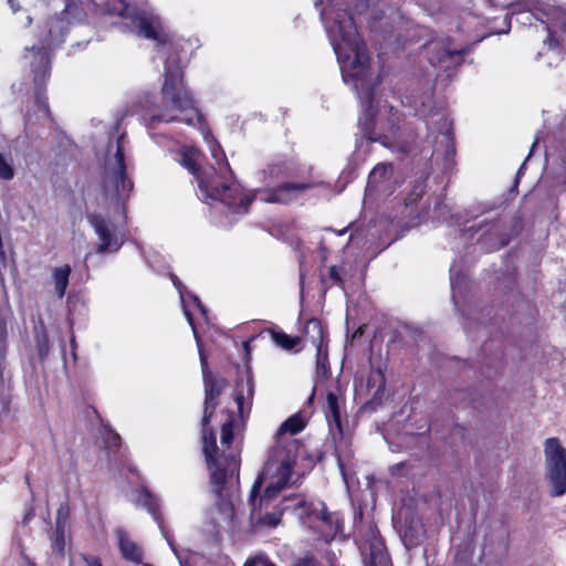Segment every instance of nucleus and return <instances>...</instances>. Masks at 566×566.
<instances>
[{
	"label": "nucleus",
	"mask_w": 566,
	"mask_h": 566,
	"mask_svg": "<svg viewBox=\"0 0 566 566\" xmlns=\"http://www.w3.org/2000/svg\"><path fill=\"white\" fill-rule=\"evenodd\" d=\"M322 20L336 54L343 81L356 91L364 108L359 126L369 142H378L387 148L409 153L410 147L399 145L398 115L392 106L374 105V91L381 82L370 69V57L356 24L346 11L327 7L321 12Z\"/></svg>",
	"instance_id": "1"
},
{
	"label": "nucleus",
	"mask_w": 566,
	"mask_h": 566,
	"mask_svg": "<svg viewBox=\"0 0 566 566\" xmlns=\"http://www.w3.org/2000/svg\"><path fill=\"white\" fill-rule=\"evenodd\" d=\"M138 28V34L157 42V50L165 57L164 84L161 87L160 105L153 109L145 118L148 129H153L160 123L185 122L196 125L201 120L192 94L184 83V72L179 52L182 44L174 41L163 31L158 17L138 14L134 19Z\"/></svg>",
	"instance_id": "2"
},
{
	"label": "nucleus",
	"mask_w": 566,
	"mask_h": 566,
	"mask_svg": "<svg viewBox=\"0 0 566 566\" xmlns=\"http://www.w3.org/2000/svg\"><path fill=\"white\" fill-rule=\"evenodd\" d=\"M175 287L177 289L184 314L192 328L193 336L197 343L200 365L203 377L205 386V403H203V416L201 420L202 427V444L206 461L210 471L211 482L216 486V493L221 495L222 486L232 479L239 472V459L235 454H227L226 451L221 455H218V448L216 444V434L212 430L208 429L210 419L219 403V396L221 395L226 381L222 378H217L208 368V358L203 353L200 337L193 324V318L189 305L186 301V294L189 296L193 305L201 312L203 316L207 314V310L198 298V296L190 294L186 291V287L181 281L174 274L170 275Z\"/></svg>",
	"instance_id": "3"
},
{
	"label": "nucleus",
	"mask_w": 566,
	"mask_h": 566,
	"mask_svg": "<svg viewBox=\"0 0 566 566\" xmlns=\"http://www.w3.org/2000/svg\"><path fill=\"white\" fill-rule=\"evenodd\" d=\"M510 20L521 25L534 27L536 31L545 33L543 40L546 52L538 53L545 56L548 66L557 65L566 55V11L551 2L542 0H517L509 6ZM511 21L507 22L510 27Z\"/></svg>",
	"instance_id": "4"
},
{
	"label": "nucleus",
	"mask_w": 566,
	"mask_h": 566,
	"mask_svg": "<svg viewBox=\"0 0 566 566\" xmlns=\"http://www.w3.org/2000/svg\"><path fill=\"white\" fill-rule=\"evenodd\" d=\"M214 166L203 168L199 176V190L205 199L220 201L232 213H245L251 203V197L245 193L241 185L234 179L224 151L210 134L203 135Z\"/></svg>",
	"instance_id": "5"
},
{
	"label": "nucleus",
	"mask_w": 566,
	"mask_h": 566,
	"mask_svg": "<svg viewBox=\"0 0 566 566\" xmlns=\"http://www.w3.org/2000/svg\"><path fill=\"white\" fill-rule=\"evenodd\" d=\"M124 135L111 143L102 167L101 203L109 210H120L126 218V202L133 191V181L128 178L125 164Z\"/></svg>",
	"instance_id": "6"
},
{
	"label": "nucleus",
	"mask_w": 566,
	"mask_h": 566,
	"mask_svg": "<svg viewBox=\"0 0 566 566\" xmlns=\"http://www.w3.org/2000/svg\"><path fill=\"white\" fill-rule=\"evenodd\" d=\"M75 8L71 3H66L63 15L50 19L48 36L41 42L40 46L33 45L25 49L24 59L30 63L31 71L34 75L35 101L39 111L44 115L50 116L48 98L41 92V86L44 85L50 77L51 70V55L52 46H56L64 41V34L67 31L69 22L66 18L72 14Z\"/></svg>",
	"instance_id": "7"
},
{
	"label": "nucleus",
	"mask_w": 566,
	"mask_h": 566,
	"mask_svg": "<svg viewBox=\"0 0 566 566\" xmlns=\"http://www.w3.org/2000/svg\"><path fill=\"white\" fill-rule=\"evenodd\" d=\"M305 428V420L301 413L287 418L275 434L274 446L269 450L264 463V476L275 480V483L284 481L289 474H293V468L297 459L301 443L293 438Z\"/></svg>",
	"instance_id": "8"
},
{
	"label": "nucleus",
	"mask_w": 566,
	"mask_h": 566,
	"mask_svg": "<svg viewBox=\"0 0 566 566\" xmlns=\"http://www.w3.org/2000/svg\"><path fill=\"white\" fill-rule=\"evenodd\" d=\"M293 474H289L282 482L275 483L276 479L264 476V468L255 480L250 491L251 521L255 526L275 527L280 524L283 511L280 492L291 484Z\"/></svg>",
	"instance_id": "9"
},
{
	"label": "nucleus",
	"mask_w": 566,
	"mask_h": 566,
	"mask_svg": "<svg viewBox=\"0 0 566 566\" xmlns=\"http://www.w3.org/2000/svg\"><path fill=\"white\" fill-rule=\"evenodd\" d=\"M292 164L285 160L272 161L262 171L263 181L268 186L264 190H259L254 197H259L264 202L289 203L296 199L303 191L315 187L310 182H281L276 187H271L274 182L292 175ZM251 201L253 200V196Z\"/></svg>",
	"instance_id": "10"
},
{
	"label": "nucleus",
	"mask_w": 566,
	"mask_h": 566,
	"mask_svg": "<svg viewBox=\"0 0 566 566\" xmlns=\"http://www.w3.org/2000/svg\"><path fill=\"white\" fill-rule=\"evenodd\" d=\"M419 114L424 116L428 137L432 138V143L436 145L433 153L439 154L442 151L446 161L451 163L455 154L451 119L442 109H430L426 115L422 111H419Z\"/></svg>",
	"instance_id": "11"
},
{
	"label": "nucleus",
	"mask_w": 566,
	"mask_h": 566,
	"mask_svg": "<svg viewBox=\"0 0 566 566\" xmlns=\"http://www.w3.org/2000/svg\"><path fill=\"white\" fill-rule=\"evenodd\" d=\"M86 219L97 238L96 253H116L126 241V233L99 212H87Z\"/></svg>",
	"instance_id": "12"
},
{
	"label": "nucleus",
	"mask_w": 566,
	"mask_h": 566,
	"mask_svg": "<svg viewBox=\"0 0 566 566\" xmlns=\"http://www.w3.org/2000/svg\"><path fill=\"white\" fill-rule=\"evenodd\" d=\"M422 49L429 63L436 70L446 72L448 76L451 75L452 69L462 64L463 57L468 53L464 48L453 46L449 38L430 40Z\"/></svg>",
	"instance_id": "13"
},
{
	"label": "nucleus",
	"mask_w": 566,
	"mask_h": 566,
	"mask_svg": "<svg viewBox=\"0 0 566 566\" xmlns=\"http://www.w3.org/2000/svg\"><path fill=\"white\" fill-rule=\"evenodd\" d=\"M547 479L552 485V494L562 496L566 493V449L557 438L545 441Z\"/></svg>",
	"instance_id": "14"
},
{
	"label": "nucleus",
	"mask_w": 566,
	"mask_h": 566,
	"mask_svg": "<svg viewBox=\"0 0 566 566\" xmlns=\"http://www.w3.org/2000/svg\"><path fill=\"white\" fill-rule=\"evenodd\" d=\"M306 514L305 524H308L325 542L334 539L340 532V521L335 513L327 512L325 503L321 501L302 503Z\"/></svg>",
	"instance_id": "15"
},
{
	"label": "nucleus",
	"mask_w": 566,
	"mask_h": 566,
	"mask_svg": "<svg viewBox=\"0 0 566 566\" xmlns=\"http://www.w3.org/2000/svg\"><path fill=\"white\" fill-rule=\"evenodd\" d=\"M365 566H391L382 538L373 527L369 537L361 545Z\"/></svg>",
	"instance_id": "16"
},
{
	"label": "nucleus",
	"mask_w": 566,
	"mask_h": 566,
	"mask_svg": "<svg viewBox=\"0 0 566 566\" xmlns=\"http://www.w3.org/2000/svg\"><path fill=\"white\" fill-rule=\"evenodd\" d=\"M395 189L394 166L391 164H378L370 171L366 187V195L378 192L390 195Z\"/></svg>",
	"instance_id": "17"
},
{
	"label": "nucleus",
	"mask_w": 566,
	"mask_h": 566,
	"mask_svg": "<svg viewBox=\"0 0 566 566\" xmlns=\"http://www.w3.org/2000/svg\"><path fill=\"white\" fill-rule=\"evenodd\" d=\"M137 502L139 505H142L143 507H145L147 510V512L153 516V518L156 521V523L158 524V527L160 528L161 531V534L164 535V537L166 538L168 545L170 546L171 551L174 552V554L176 555V557L178 558L179 560V564L181 566H185V562L184 559L181 558L172 538L169 536L165 525H164V518H163V515L160 514V501L159 499L151 494L150 492H148L147 490H142L139 492V495H138V499H137Z\"/></svg>",
	"instance_id": "18"
},
{
	"label": "nucleus",
	"mask_w": 566,
	"mask_h": 566,
	"mask_svg": "<svg viewBox=\"0 0 566 566\" xmlns=\"http://www.w3.org/2000/svg\"><path fill=\"white\" fill-rule=\"evenodd\" d=\"M254 394V384L252 377L247 373L245 379H240L237 382L234 400L238 407V411L241 417L244 416L245 412H249L252 405Z\"/></svg>",
	"instance_id": "19"
},
{
	"label": "nucleus",
	"mask_w": 566,
	"mask_h": 566,
	"mask_svg": "<svg viewBox=\"0 0 566 566\" xmlns=\"http://www.w3.org/2000/svg\"><path fill=\"white\" fill-rule=\"evenodd\" d=\"M557 171L551 177L547 171L546 176L541 180V184H549L553 193H560L565 190L566 186V140L562 143L558 156Z\"/></svg>",
	"instance_id": "20"
},
{
	"label": "nucleus",
	"mask_w": 566,
	"mask_h": 566,
	"mask_svg": "<svg viewBox=\"0 0 566 566\" xmlns=\"http://www.w3.org/2000/svg\"><path fill=\"white\" fill-rule=\"evenodd\" d=\"M118 547L123 558L139 564L143 559V551L139 545L133 542L123 528L116 530Z\"/></svg>",
	"instance_id": "21"
},
{
	"label": "nucleus",
	"mask_w": 566,
	"mask_h": 566,
	"mask_svg": "<svg viewBox=\"0 0 566 566\" xmlns=\"http://www.w3.org/2000/svg\"><path fill=\"white\" fill-rule=\"evenodd\" d=\"M326 418L331 432L334 433V430H336L338 434H342L339 401L338 397L332 391L326 395Z\"/></svg>",
	"instance_id": "22"
},
{
	"label": "nucleus",
	"mask_w": 566,
	"mask_h": 566,
	"mask_svg": "<svg viewBox=\"0 0 566 566\" xmlns=\"http://www.w3.org/2000/svg\"><path fill=\"white\" fill-rule=\"evenodd\" d=\"M179 156L178 163L192 174L199 182V176H202L203 172V168L198 167L200 151L193 147H185Z\"/></svg>",
	"instance_id": "23"
},
{
	"label": "nucleus",
	"mask_w": 566,
	"mask_h": 566,
	"mask_svg": "<svg viewBox=\"0 0 566 566\" xmlns=\"http://www.w3.org/2000/svg\"><path fill=\"white\" fill-rule=\"evenodd\" d=\"M304 338L315 348L327 345L322 323L316 318L306 322L304 326Z\"/></svg>",
	"instance_id": "24"
},
{
	"label": "nucleus",
	"mask_w": 566,
	"mask_h": 566,
	"mask_svg": "<svg viewBox=\"0 0 566 566\" xmlns=\"http://www.w3.org/2000/svg\"><path fill=\"white\" fill-rule=\"evenodd\" d=\"M385 374L380 367L371 368L370 374L367 379V390L368 394L375 401H378L382 398L385 391Z\"/></svg>",
	"instance_id": "25"
},
{
	"label": "nucleus",
	"mask_w": 566,
	"mask_h": 566,
	"mask_svg": "<svg viewBox=\"0 0 566 566\" xmlns=\"http://www.w3.org/2000/svg\"><path fill=\"white\" fill-rule=\"evenodd\" d=\"M72 269L69 264L55 266L51 270V277L55 294L62 298L65 295Z\"/></svg>",
	"instance_id": "26"
},
{
	"label": "nucleus",
	"mask_w": 566,
	"mask_h": 566,
	"mask_svg": "<svg viewBox=\"0 0 566 566\" xmlns=\"http://www.w3.org/2000/svg\"><path fill=\"white\" fill-rule=\"evenodd\" d=\"M35 342L40 357H46L50 352V339L43 322L35 326Z\"/></svg>",
	"instance_id": "27"
},
{
	"label": "nucleus",
	"mask_w": 566,
	"mask_h": 566,
	"mask_svg": "<svg viewBox=\"0 0 566 566\" xmlns=\"http://www.w3.org/2000/svg\"><path fill=\"white\" fill-rule=\"evenodd\" d=\"M270 334L274 344L285 350H292L300 342L298 337H292L283 332L271 331Z\"/></svg>",
	"instance_id": "28"
},
{
	"label": "nucleus",
	"mask_w": 566,
	"mask_h": 566,
	"mask_svg": "<svg viewBox=\"0 0 566 566\" xmlns=\"http://www.w3.org/2000/svg\"><path fill=\"white\" fill-rule=\"evenodd\" d=\"M106 12L118 17L130 15V3L128 0H106Z\"/></svg>",
	"instance_id": "29"
},
{
	"label": "nucleus",
	"mask_w": 566,
	"mask_h": 566,
	"mask_svg": "<svg viewBox=\"0 0 566 566\" xmlns=\"http://www.w3.org/2000/svg\"><path fill=\"white\" fill-rule=\"evenodd\" d=\"M316 371L321 377H327L328 375L327 345L316 348Z\"/></svg>",
	"instance_id": "30"
},
{
	"label": "nucleus",
	"mask_w": 566,
	"mask_h": 566,
	"mask_svg": "<svg viewBox=\"0 0 566 566\" xmlns=\"http://www.w3.org/2000/svg\"><path fill=\"white\" fill-rule=\"evenodd\" d=\"M14 178L12 159L0 154V179L9 181Z\"/></svg>",
	"instance_id": "31"
},
{
	"label": "nucleus",
	"mask_w": 566,
	"mask_h": 566,
	"mask_svg": "<svg viewBox=\"0 0 566 566\" xmlns=\"http://www.w3.org/2000/svg\"><path fill=\"white\" fill-rule=\"evenodd\" d=\"M102 437H103V440H104V442L106 444V448L109 451H115V449L119 448V446H120V438L111 428H104Z\"/></svg>",
	"instance_id": "32"
},
{
	"label": "nucleus",
	"mask_w": 566,
	"mask_h": 566,
	"mask_svg": "<svg viewBox=\"0 0 566 566\" xmlns=\"http://www.w3.org/2000/svg\"><path fill=\"white\" fill-rule=\"evenodd\" d=\"M462 277L460 275V269L455 263L450 266V284L452 291V300L455 302L457 290L461 285Z\"/></svg>",
	"instance_id": "33"
},
{
	"label": "nucleus",
	"mask_w": 566,
	"mask_h": 566,
	"mask_svg": "<svg viewBox=\"0 0 566 566\" xmlns=\"http://www.w3.org/2000/svg\"><path fill=\"white\" fill-rule=\"evenodd\" d=\"M65 528L55 527L54 536L52 538V548L60 553L64 554L65 551Z\"/></svg>",
	"instance_id": "34"
},
{
	"label": "nucleus",
	"mask_w": 566,
	"mask_h": 566,
	"mask_svg": "<svg viewBox=\"0 0 566 566\" xmlns=\"http://www.w3.org/2000/svg\"><path fill=\"white\" fill-rule=\"evenodd\" d=\"M70 509L66 504L60 505L56 511L55 524L57 528H65L66 522L69 520Z\"/></svg>",
	"instance_id": "35"
},
{
	"label": "nucleus",
	"mask_w": 566,
	"mask_h": 566,
	"mask_svg": "<svg viewBox=\"0 0 566 566\" xmlns=\"http://www.w3.org/2000/svg\"><path fill=\"white\" fill-rule=\"evenodd\" d=\"M256 565H262V566H275L269 558L265 554L263 553H260V554H256L250 558H248L245 560V563L243 564V566H256Z\"/></svg>",
	"instance_id": "36"
},
{
	"label": "nucleus",
	"mask_w": 566,
	"mask_h": 566,
	"mask_svg": "<svg viewBox=\"0 0 566 566\" xmlns=\"http://www.w3.org/2000/svg\"><path fill=\"white\" fill-rule=\"evenodd\" d=\"M233 440L232 420H228L222 424L221 429V444L230 446Z\"/></svg>",
	"instance_id": "37"
},
{
	"label": "nucleus",
	"mask_w": 566,
	"mask_h": 566,
	"mask_svg": "<svg viewBox=\"0 0 566 566\" xmlns=\"http://www.w3.org/2000/svg\"><path fill=\"white\" fill-rule=\"evenodd\" d=\"M542 134H543V133H542V132H539V133L537 134V136H536V138H535L534 143L532 144L531 151H530V154H528L527 158L524 160V163L521 165V167H520V168H518V170H517L516 178H515V182H517V181H518V179L521 178V176H522V174H523V171H524V167H525V165H526V161L528 160V158L531 157V155H532V153H533V150H534L535 146L537 145V143H538V142H539V139L542 138Z\"/></svg>",
	"instance_id": "38"
},
{
	"label": "nucleus",
	"mask_w": 566,
	"mask_h": 566,
	"mask_svg": "<svg viewBox=\"0 0 566 566\" xmlns=\"http://www.w3.org/2000/svg\"><path fill=\"white\" fill-rule=\"evenodd\" d=\"M409 468V463L407 462H400L390 468L391 475L399 476L405 475V469Z\"/></svg>",
	"instance_id": "39"
},
{
	"label": "nucleus",
	"mask_w": 566,
	"mask_h": 566,
	"mask_svg": "<svg viewBox=\"0 0 566 566\" xmlns=\"http://www.w3.org/2000/svg\"><path fill=\"white\" fill-rule=\"evenodd\" d=\"M295 566H317V563L314 557L305 555L303 557L297 558Z\"/></svg>",
	"instance_id": "40"
},
{
	"label": "nucleus",
	"mask_w": 566,
	"mask_h": 566,
	"mask_svg": "<svg viewBox=\"0 0 566 566\" xmlns=\"http://www.w3.org/2000/svg\"><path fill=\"white\" fill-rule=\"evenodd\" d=\"M329 279L337 285H343V280L339 270L336 266H331L328 271Z\"/></svg>",
	"instance_id": "41"
},
{
	"label": "nucleus",
	"mask_w": 566,
	"mask_h": 566,
	"mask_svg": "<svg viewBox=\"0 0 566 566\" xmlns=\"http://www.w3.org/2000/svg\"><path fill=\"white\" fill-rule=\"evenodd\" d=\"M84 562L87 566H102L101 559L96 556H83Z\"/></svg>",
	"instance_id": "42"
},
{
	"label": "nucleus",
	"mask_w": 566,
	"mask_h": 566,
	"mask_svg": "<svg viewBox=\"0 0 566 566\" xmlns=\"http://www.w3.org/2000/svg\"><path fill=\"white\" fill-rule=\"evenodd\" d=\"M546 160L548 165H553V163L555 161V154L552 149L546 150Z\"/></svg>",
	"instance_id": "43"
},
{
	"label": "nucleus",
	"mask_w": 566,
	"mask_h": 566,
	"mask_svg": "<svg viewBox=\"0 0 566 566\" xmlns=\"http://www.w3.org/2000/svg\"><path fill=\"white\" fill-rule=\"evenodd\" d=\"M424 191V186L422 182L415 186V193H417L418 197H420Z\"/></svg>",
	"instance_id": "44"
},
{
	"label": "nucleus",
	"mask_w": 566,
	"mask_h": 566,
	"mask_svg": "<svg viewBox=\"0 0 566 566\" xmlns=\"http://www.w3.org/2000/svg\"><path fill=\"white\" fill-rule=\"evenodd\" d=\"M8 3H9V6L12 9L13 12L18 11L19 6H18L17 0H8Z\"/></svg>",
	"instance_id": "45"
},
{
	"label": "nucleus",
	"mask_w": 566,
	"mask_h": 566,
	"mask_svg": "<svg viewBox=\"0 0 566 566\" xmlns=\"http://www.w3.org/2000/svg\"><path fill=\"white\" fill-rule=\"evenodd\" d=\"M243 347H244L245 353L249 354V352H250V342H244L243 343Z\"/></svg>",
	"instance_id": "46"
},
{
	"label": "nucleus",
	"mask_w": 566,
	"mask_h": 566,
	"mask_svg": "<svg viewBox=\"0 0 566 566\" xmlns=\"http://www.w3.org/2000/svg\"><path fill=\"white\" fill-rule=\"evenodd\" d=\"M345 232H346V229H343V230L338 231L337 234L343 235Z\"/></svg>",
	"instance_id": "47"
},
{
	"label": "nucleus",
	"mask_w": 566,
	"mask_h": 566,
	"mask_svg": "<svg viewBox=\"0 0 566 566\" xmlns=\"http://www.w3.org/2000/svg\"><path fill=\"white\" fill-rule=\"evenodd\" d=\"M469 19H470V20H476V17H474V15H469Z\"/></svg>",
	"instance_id": "48"
},
{
	"label": "nucleus",
	"mask_w": 566,
	"mask_h": 566,
	"mask_svg": "<svg viewBox=\"0 0 566 566\" xmlns=\"http://www.w3.org/2000/svg\"><path fill=\"white\" fill-rule=\"evenodd\" d=\"M71 344H72V347H74V345H75L74 339L71 340Z\"/></svg>",
	"instance_id": "49"
},
{
	"label": "nucleus",
	"mask_w": 566,
	"mask_h": 566,
	"mask_svg": "<svg viewBox=\"0 0 566 566\" xmlns=\"http://www.w3.org/2000/svg\"><path fill=\"white\" fill-rule=\"evenodd\" d=\"M143 566H153V565H150V564H147V563H146V564H144Z\"/></svg>",
	"instance_id": "50"
},
{
	"label": "nucleus",
	"mask_w": 566,
	"mask_h": 566,
	"mask_svg": "<svg viewBox=\"0 0 566 566\" xmlns=\"http://www.w3.org/2000/svg\"><path fill=\"white\" fill-rule=\"evenodd\" d=\"M332 566H335V565H332Z\"/></svg>",
	"instance_id": "51"
}]
</instances>
